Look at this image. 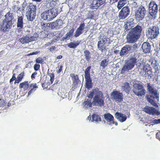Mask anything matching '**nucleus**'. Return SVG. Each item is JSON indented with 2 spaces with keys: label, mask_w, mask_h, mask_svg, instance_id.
<instances>
[{
  "label": "nucleus",
  "mask_w": 160,
  "mask_h": 160,
  "mask_svg": "<svg viewBox=\"0 0 160 160\" xmlns=\"http://www.w3.org/2000/svg\"><path fill=\"white\" fill-rule=\"evenodd\" d=\"M147 90L149 94L146 96L147 101L155 107H158L157 102L159 101V94L158 90L155 89L150 82L147 83Z\"/></svg>",
  "instance_id": "f257e3e1"
},
{
  "label": "nucleus",
  "mask_w": 160,
  "mask_h": 160,
  "mask_svg": "<svg viewBox=\"0 0 160 160\" xmlns=\"http://www.w3.org/2000/svg\"><path fill=\"white\" fill-rule=\"evenodd\" d=\"M58 13V11L57 8H52L44 11L41 14L40 16L43 20L49 21L54 18Z\"/></svg>",
  "instance_id": "f03ea898"
},
{
  "label": "nucleus",
  "mask_w": 160,
  "mask_h": 160,
  "mask_svg": "<svg viewBox=\"0 0 160 160\" xmlns=\"http://www.w3.org/2000/svg\"><path fill=\"white\" fill-rule=\"evenodd\" d=\"M138 44L136 43L133 45H126L122 48L119 53V55L122 57L127 56L128 54L136 50L138 48Z\"/></svg>",
  "instance_id": "7ed1b4c3"
},
{
  "label": "nucleus",
  "mask_w": 160,
  "mask_h": 160,
  "mask_svg": "<svg viewBox=\"0 0 160 160\" xmlns=\"http://www.w3.org/2000/svg\"><path fill=\"white\" fill-rule=\"evenodd\" d=\"M148 9L150 15L152 18L155 19L157 16L158 5L154 1L151 2L148 4Z\"/></svg>",
  "instance_id": "20e7f679"
},
{
  "label": "nucleus",
  "mask_w": 160,
  "mask_h": 160,
  "mask_svg": "<svg viewBox=\"0 0 160 160\" xmlns=\"http://www.w3.org/2000/svg\"><path fill=\"white\" fill-rule=\"evenodd\" d=\"M36 6L32 4H30L29 6V9L27 12L26 16L28 20L33 21L36 15Z\"/></svg>",
  "instance_id": "39448f33"
},
{
  "label": "nucleus",
  "mask_w": 160,
  "mask_h": 160,
  "mask_svg": "<svg viewBox=\"0 0 160 160\" xmlns=\"http://www.w3.org/2000/svg\"><path fill=\"white\" fill-rule=\"evenodd\" d=\"M148 35L151 39L157 38L159 34V29L157 25L153 26L149 28L148 30Z\"/></svg>",
  "instance_id": "423d86ee"
},
{
  "label": "nucleus",
  "mask_w": 160,
  "mask_h": 160,
  "mask_svg": "<svg viewBox=\"0 0 160 160\" xmlns=\"http://www.w3.org/2000/svg\"><path fill=\"white\" fill-rule=\"evenodd\" d=\"M147 12L145 8L141 6L135 12V17L136 21L139 22L142 20L146 14Z\"/></svg>",
  "instance_id": "0eeeda50"
},
{
  "label": "nucleus",
  "mask_w": 160,
  "mask_h": 160,
  "mask_svg": "<svg viewBox=\"0 0 160 160\" xmlns=\"http://www.w3.org/2000/svg\"><path fill=\"white\" fill-rule=\"evenodd\" d=\"M37 40L36 37L32 36L31 34L28 33L20 38L19 41L22 44H25Z\"/></svg>",
  "instance_id": "6e6552de"
},
{
  "label": "nucleus",
  "mask_w": 160,
  "mask_h": 160,
  "mask_svg": "<svg viewBox=\"0 0 160 160\" xmlns=\"http://www.w3.org/2000/svg\"><path fill=\"white\" fill-rule=\"evenodd\" d=\"M123 96L122 93L119 91L114 90L112 92L111 95V98L113 101L117 102H120L123 101Z\"/></svg>",
  "instance_id": "1a4fd4ad"
},
{
  "label": "nucleus",
  "mask_w": 160,
  "mask_h": 160,
  "mask_svg": "<svg viewBox=\"0 0 160 160\" xmlns=\"http://www.w3.org/2000/svg\"><path fill=\"white\" fill-rule=\"evenodd\" d=\"M130 9L128 6L123 7L119 13L118 17L120 19L124 20L130 14Z\"/></svg>",
  "instance_id": "9d476101"
},
{
  "label": "nucleus",
  "mask_w": 160,
  "mask_h": 160,
  "mask_svg": "<svg viewBox=\"0 0 160 160\" xmlns=\"http://www.w3.org/2000/svg\"><path fill=\"white\" fill-rule=\"evenodd\" d=\"M93 96H94L93 98H103V93L101 91H99L98 88H95L90 92V94L88 96V97L91 99Z\"/></svg>",
  "instance_id": "9b49d317"
},
{
  "label": "nucleus",
  "mask_w": 160,
  "mask_h": 160,
  "mask_svg": "<svg viewBox=\"0 0 160 160\" xmlns=\"http://www.w3.org/2000/svg\"><path fill=\"white\" fill-rule=\"evenodd\" d=\"M143 111L150 115H158L160 114L159 112L157 110L152 107L145 106L143 108Z\"/></svg>",
  "instance_id": "f8f14e48"
},
{
  "label": "nucleus",
  "mask_w": 160,
  "mask_h": 160,
  "mask_svg": "<svg viewBox=\"0 0 160 160\" xmlns=\"http://www.w3.org/2000/svg\"><path fill=\"white\" fill-rule=\"evenodd\" d=\"M139 38L130 31L127 35V42L128 43H134L136 42Z\"/></svg>",
  "instance_id": "ddd939ff"
},
{
  "label": "nucleus",
  "mask_w": 160,
  "mask_h": 160,
  "mask_svg": "<svg viewBox=\"0 0 160 160\" xmlns=\"http://www.w3.org/2000/svg\"><path fill=\"white\" fill-rule=\"evenodd\" d=\"M62 21L61 19H57L54 22L50 23L49 28L52 29H57L61 27L62 24Z\"/></svg>",
  "instance_id": "4468645a"
},
{
  "label": "nucleus",
  "mask_w": 160,
  "mask_h": 160,
  "mask_svg": "<svg viewBox=\"0 0 160 160\" xmlns=\"http://www.w3.org/2000/svg\"><path fill=\"white\" fill-rule=\"evenodd\" d=\"M3 24L0 27V30L4 32L8 31L11 28L12 24L9 22L8 23L4 20H3Z\"/></svg>",
  "instance_id": "2eb2a0df"
},
{
  "label": "nucleus",
  "mask_w": 160,
  "mask_h": 160,
  "mask_svg": "<svg viewBox=\"0 0 160 160\" xmlns=\"http://www.w3.org/2000/svg\"><path fill=\"white\" fill-rule=\"evenodd\" d=\"M142 70L145 72V77H149L150 78L151 77V75L152 74V71L150 66L147 64L143 67Z\"/></svg>",
  "instance_id": "dca6fc26"
},
{
  "label": "nucleus",
  "mask_w": 160,
  "mask_h": 160,
  "mask_svg": "<svg viewBox=\"0 0 160 160\" xmlns=\"http://www.w3.org/2000/svg\"><path fill=\"white\" fill-rule=\"evenodd\" d=\"M134 66L127 61H126L121 71V73L123 74L126 71L131 70Z\"/></svg>",
  "instance_id": "f3484780"
},
{
  "label": "nucleus",
  "mask_w": 160,
  "mask_h": 160,
  "mask_svg": "<svg viewBox=\"0 0 160 160\" xmlns=\"http://www.w3.org/2000/svg\"><path fill=\"white\" fill-rule=\"evenodd\" d=\"M142 48L144 53H148L151 50V45L148 42H144L142 45Z\"/></svg>",
  "instance_id": "a211bd4d"
},
{
  "label": "nucleus",
  "mask_w": 160,
  "mask_h": 160,
  "mask_svg": "<svg viewBox=\"0 0 160 160\" xmlns=\"http://www.w3.org/2000/svg\"><path fill=\"white\" fill-rule=\"evenodd\" d=\"M142 31V27L139 25H137L135 27L133 28L130 31L139 38L141 35Z\"/></svg>",
  "instance_id": "6ab92c4d"
},
{
  "label": "nucleus",
  "mask_w": 160,
  "mask_h": 160,
  "mask_svg": "<svg viewBox=\"0 0 160 160\" xmlns=\"http://www.w3.org/2000/svg\"><path fill=\"white\" fill-rule=\"evenodd\" d=\"M138 58V56L137 54H132L129 59L127 61L134 66Z\"/></svg>",
  "instance_id": "aec40b11"
},
{
  "label": "nucleus",
  "mask_w": 160,
  "mask_h": 160,
  "mask_svg": "<svg viewBox=\"0 0 160 160\" xmlns=\"http://www.w3.org/2000/svg\"><path fill=\"white\" fill-rule=\"evenodd\" d=\"M138 58V56L137 54H132L129 59L127 61L134 66Z\"/></svg>",
  "instance_id": "412c9836"
},
{
  "label": "nucleus",
  "mask_w": 160,
  "mask_h": 160,
  "mask_svg": "<svg viewBox=\"0 0 160 160\" xmlns=\"http://www.w3.org/2000/svg\"><path fill=\"white\" fill-rule=\"evenodd\" d=\"M115 116L121 122H124L127 119V117L126 115L118 112L116 113Z\"/></svg>",
  "instance_id": "4be33fe9"
},
{
  "label": "nucleus",
  "mask_w": 160,
  "mask_h": 160,
  "mask_svg": "<svg viewBox=\"0 0 160 160\" xmlns=\"http://www.w3.org/2000/svg\"><path fill=\"white\" fill-rule=\"evenodd\" d=\"M5 19H4V21L12 24V20L14 18V17L12 13L8 12L5 15Z\"/></svg>",
  "instance_id": "5701e85b"
},
{
  "label": "nucleus",
  "mask_w": 160,
  "mask_h": 160,
  "mask_svg": "<svg viewBox=\"0 0 160 160\" xmlns=\"http://www.w3.org/2000/svg\"><path fill=\"white\" fill-rule=\"evenodd\" d=\"M23 17L22 16L18 17L17 27L18 28V30H21V29H22L23 27Z\"/></svg>",
  "instance_id": "b1692460"
},
{
  "label": "nucleus",
  "mask_w": 160,
  "mask_h": 160,
  "mask_svg": "<svg viewBox=\"0 0 160 160\" xmlns=\"http://www.w3.org/2000/svg\"><path fill=\"white\" fill-rule=\"evenodd\" d=\"M93 100L94 103L96 106L101 107L104 105V100L102 98H93Z\"/></svg>",
  "instance_id": "393cba45"
},
{
  "label": "nucleus",
  "mask_w": 160,
  "mask_h": 160,
  "mask_svg": "<svg viewBox=\"0 0 160 160\" xmlns=\"http://www.w3.org/2000/svg\"><path fill=\"white\" fill-rule=\"evenodd\" d=\"M146 92V90L143 88H142L138 91V90H135L134 93L137 96L140 97H143L145 95Z\"/></svg>",
  "instance_id": "a878e982"
},
{
  "label": "nucleus",
  "mask_w": 160,
  "mask_h": 160,
  "mask_svg": "<svg viewBox=\"0 0 160 160\" xmlns=\"http://www.w3.org/2000/svg\"><path fill=\"white\" fill-rule=\"evenodd\" d=\"M81 42L80 40L74 41L73 42L69 43L68 46L70 48H75L80 44Z\"/></svg>",
  "instance_id": "bb28decb"
},
{
  "label": "nucleus",
  "mask_w": 160,
  "mask_h": 160,
  "mask_svg": "<svg viewBox=\"0 0 160 160\" xmlns=\"http://www.w3.org/2000/svg\"><path fill=\"white\" fill-rule=\"evenodd\" d=\"M121 87L122 90L126 92H128L131 89L129 83L127 82H125L123 84Z\"/></svg>",
  "instance_id": "cd10ccee"
},
{
  "label": "nucleus",
  "mask_w": 160,
  "mask_h": 160,
  "mask_svg": "<svg viewBox=\"0 0 160 160\" xmlns=\"http://www.w3.org/2000/svg\"><path fill=\"white\" fill-rule=\"evenodd\" d=\"M105 119L108 122H113V117L111 114L108 113L104 115Z\"/></svg>",
  "instance_id": "c85d7f7f"
},
{
  "label": "nucleus",
  "mask_w": 160,
  "mask_h": 160,
  "mask_svg": "<svg viewBox=\"0 0 160 160\" xmlns=\"http://www.w3.org/2000/svg\"><path fill=\"white\" fill-rule=\"evenodd\" d=\"M92 122H95L96 123H98L99 122L101 121V117L97 114H93L92 116Z\"/></svg>",
  "instance_id": "c756f323"
},
{
  "label": "nucleus",
  "mask_w": 160,
  "mask_h": 160,
  "mask_svg": "<svg viewBox=\"0 0 160 160\" xmlns=\"http://www.w3.org/2000/svg\"><path fill=\"white\" fill-rule=\"evenodd\" d=\"M74 31V28H72L67 33L65 36L63 37V40H69L70 38V37L72 36Z\"/></svg>",
  "instance_id": "7c9ffc66"
},
{
  "label": "nucleus",
  "mask_w": 160,
  "mask_h": 160,
  "mask_svg": "<svg viewBox=\"0 0 160 160\" xmlns=\"http://www.w3.org/2000/svg\"><path fill=\"white\" fill-rule=\"evenodd\" d=\"M84 56L85 57V58L88 62H89L91 58V55L89 51L87 50L84 51Z\"/></svg>",
  "instance_id": "2f4dec72"
},
{
  "label": "nucleus",
  "mask_w": 160,
  "mask_h": 160,
  "mask_svg": "<svg viewBox=\"0 0 160 160\" xmlns=\"http://www.w3.org/2000/svg\"><path fill=\"white\" fill-rule=\"evenodd\" d=\"M30 87L32 88L28 92V95H30L32 93H33L36 90V89L38 88V86H37V84L35 83L31 84Z\"/></svg>",
  "instance_id": "473e14b6"
},
{
  "label": "nucleus",
  "mask_w": 160,
  "mask_h": 160,
  "mask_svg": "<svg viewBox=\"0 0 160 160\" xmlns=\"http://www.w3.org/2000/svg\"><path fill=\"white\" fill-rule=\"evenodd\" d=\"M82 105L84 108H88L91 106L92 104L91 101L86 99L83 103Z\"/></svg>",
  "instance_id": "72a5a7b5"
},
{
  "label": "nucleus",
  "mask_w": 160,
  "mask_h": 160,
  "mask_svg": "<svg viewBox=\"0 0 160 160\" xmlns=\"http://www.w3.org/2000/svg\"><path fill=\"white\" fill-rule=\"evenodd\" d=\"M109 60L108 59H105L103 60L101 62L100 64V66L102 67V69L105 68L108 63Z\"/></svg>",
  "instance_id": "f704fd0d"
},
{
  "label": "nucleus",
  "mask_w": 160,
  "mask_h": 160,
  "mask_svg": "<svg viewBox=\"0 0 160 160\" xmlns=\"http://www.w3.org/2000/svg\"><path fill=\"white\" fill-rule=\"evenodd\" d=\"M127 2V0H120L118 2L117 7L119 9L122 8Z\"/></svg>",
  "instance_id": "c9c22d12"
},
{
  "label": "nucleus",
  "mask_w": 160,
  "mask_h": 160,
  "mask_svg": "<svg viewBox=\"0 0 160 160\" xmlns=\"http://www.w3.org/2000/svg\"><path fill=\"white\" fill-rule=\"evenodd\" d=\"M85 81H86V87L88 89L91 88L92 83L91 78L85 79Z\"/></svg>",
  "instance_id": "e433bc0d"
},
{
  "label": "nucleus",
  "mask_w": 160,
  "mask_h": 160,
  "mask_svg": "<svg viewBox=\"0 0 160 160\" xmlns=\"http://www.w3.org/2000/svg\"><path fill=\"white\" fill-rule=\"evenodd\" d=\"M98 4L99 3L97 0H93L91 4V7L93 9H97L100 7Z\"/></svg>",
  "instance_id": "4c0bfd02"
},
{
  "label": "nucleus",
  "mask_w": 160,
  "mask_h": 160,
  "mask_svg": "<svg viewBox=\"0 0 160 160\" xmlns=\"http://www.w3.org/2000/svg\"><path fill=\"white\" fill-rule=\"evenodd\" d=\"M151 65L155 71H157L158 70V64L156 60L152 61L151 63Z\"/></svg>",
  "instance_id": "58836bf2"
},
{
  "label": "nucleus",
  "mask_w": 160,
  "mask_h": 160,
  "mask_svg": "<svg viewBox=\"0 0 160 160\" xmlns=\"http://www.w3.org/2000/svg\"><path fill=\"white\" fill-rule=\"evenodd\" d=\"M99 40L101 41V42H102V43H104L105 44L107 42L108 43H110V42H109V38H106L105 36H103L102 38H101V37H100Z\"/></svg>",
  "instance_id": "ea45409f"
},
{
  "label": "nucleus",
  "mask_w": 160,
  "mask_h": 160,
  "mask_svg": "<svg viewBox=\"0 0 160 160\" xmlns=\"http://www.w3.org/2000/svg\"><path fill=\"white\" fill-rule=\"evenodd\" d=\"M28 87V82H25L21 83L19 85V88H23L25 89H26Z\"/></svg>",
  "instance_id": "a19ab883"
},
{
  "label": "nucleus",
  "mask_w": 160,
  "mask_h": 160,
  "mask_svg": "<svg viewBox=\"0 0 160 160\" xmlns=\"http://www.w3.org/2000/svg\"><path fill=\"white\" fill-rule=\"evenodd\" d=\"M132 27H133V25L130 24L129 23L126 22L124 26L125 32H127L131 29Z\"/></svg>",
  "instance_id": "79ce46f5"
},
{
  "label": "nucleus",
  "mask_w": 160,
  "mask_h": 160,
  "mask_svg": "<svg viewBox=\"0 0 160 160\" xmlns=\"http://www.w3.org/2000/svg\"><path fill=\"white\" fill-rule=\"evenodd\" d=\"M143 88V87L142 85L136 84L134 85V88L133 90V92H134L135 90H138V91Z\"/></svg>",
  "instance_id": "37998d69"
},
{
  "label": "nucleus",
  "mask_w": 160,
  "mask_h": 160,
  "mask_svg": "<svg viewBox=\"0 0 160 160\" xmlns=\"http://www.w3.org/2000/svg\"><path fill=\"white\" fill-rule=\"evenodd\" d=\"M97 46L99 50H100L102 52L103 51L104 52L105 50H106V46L103 45H99L98 44Z\"/></svg>",
  "instance_id": "c03bdc74"
},
{
  "label": "nucleus",
  "mask_w": 160,
  "mask_h": 160,
  "mask_svg": "<svg viewBox=\"0 0 160 160\" xmlns=\"http://www.w3.org/2000/svg\"><path fill=\"white\" fill-rule=\"evenodd\" d=\"M83 32L77 28V30L76 31L75 34L73 36V37L77 38L79 37L80 35L83 33Z\"/></svg>",
  "instance_id": "a18cd8bd"
},
{
  "label": "nucleus",
  "mask_w": 160,
  "mask_h": 160,
  "mask_svg": "<svg viewBox=\"0 0 160 160\" xmlns=\"http://www.w3.org/2000/svg\"><path fill=\"white\" fill-rule=\"evenodd\" d=\"M42 28L43 29H45L46 28H49L50 27V23L42 22L41 24Z\"/></svg>",
  "instance_id": "49530a36"
},
{
  "label": "nucleus",
  "mask_w": 160,
  "mask_h": 160,
  "mask_svg": "<svg viewBox=\"0 0 160 160\" xmlns=\"http://www.w3.org/2000/svg\"><path fill=\"white\" fill-rule=\"evenodd\" d=\"M134 20V19L133 18L129 17L128 18L127 21L126 22L129 23L130 24L133 25L134 23L133 22Z\"/></svg>",
  "instance_id": "de8ad7c7"
},
{
  "label": "nucleus",
  "mask_w": 160,
  "mask_h": 160,
  "mask_svg": "<svg viewBox=\"0 0 160 160\" xmlns=\"http://www.w3.org/2000/svg\"><path fill=\"white\" fill-rule=\"evenodd\" d=\"M85 28V24L83 22H82L80 24L79 27L78 28L80 30L82 31Z\"/></svg>",
  "instance_id": "09e8293b"
},
{
  "label": "nucleus",
  "mask_w": 160,
  "mask_h": 160,
  "mask_svg": "<svg viewBox=\"0 0 160 160\" xmlns=\"http://www.w3.org/2000/svg\"><path fill=\"white\" fill-rule=\"evenodd\" d=\"M71 76L72 78L75 81L77 82L78 80V76L77 75L75 74H71Z\"/></svg>",
  "instance_id": "8fccbe9b"
},
{
  "label": "nucleus",
  "mask_w": 160,
  "mask_h": 160,
  "mask_svg": "<svg viewBox=\"0 0 160 160\" xmlns=\"http://www.w3.org/2000/svg\"><path fill=\"white\" fill-rule=\"evenodd\" d=\"M24 72H22L17 77V79L20 80L21 81L22 79L24 76Z\"/></svg>",
  "instance_id": "3c124183"
},
{
  "label": "nucleus",
  "mask_w": 160,
  "mask_h": 160,
  "mask_svg": "<svg viewBox=\"0 0 160 160\" xmlns=\"http://www.w3.org/2000/svg\"><path fill=\"white\" fill-rule=\"evenodd\" d=\"M44 60L43 59L41 58H38L36 60V62L37 63H42L43 62Z\"/></svg>",
  "instance_id": "603ef678"
},
{
  "label": "nucleus",
  "mask_w": 160,
  "mask_h": 160,
  "mask_svg": "<svg viewBox=\"0 0 160 160\" xmlns=\"http://www.w3.org/2000/svg\"><path fill=\"white\" fill-rule=\"evenodd\" d=\"M40 67V65L39 64H36L34 65V70L36 71H37L39 69Z\"/></svg>",
  "instance_id": "864d4df0"
},
{
  "label": "nucleus",
  "mask_w": 160,
  "mask_h": 160,
  "mask_svg": "<svg viewBox=\"0 0 160 160\" xmlns=\"http://www.w3.org/2000/svg\"><path fill=\"white\" fill-rule=\"evenodd\" d=\"M84 77L85 79L91 78L90 73H85Z\"/></svg>",
  "instance_id": "5fc2aeb1"
},
{
  "label": "nucleus",
  "mask_w": 160,
  "mask_h": 160,
  "mask_svg": "<svg viewBox=\"0 0 160 160\" xmlns=\"http://www.w3.org/2000/svg\"><path fill=\"white\" fill-rule=\"evenodd\" d=\"M50 81L51 82V83H52V82L54 81V74L52 73H50Z\"/></svg>",
  "instance_id": "6e6d98bb"
},
{
  "label": "nucleus",
  "mask_w": 160,
  "mask_h": 160,
  "mask_svg": "<svg viewBox=\"0 0 160 160\" xmlns=\"http://www.w3.org/2000/svg\"><path fill=\"white\" fill-rule=\"evenodd\" d=\"M91 66H89L87 68L85 69V73H90V69H91Z\"/></svg>",
  "instance_id": "4d7b16f0"
},
{
  "label": "nucleus",
  "mask_w": 160,
  "mask_h": 160,
  "mask_svg": "<svg viewBox=\"0 0 160 160\" xmlns=\"http://www.w3.org/2000/svg\"><path fill=\"white\" fill-rule=\"evenodd\" d=\"M98 2L99 3L98 5L100 6L105 2V0H97Z\"/></svg>",
  "instance_id": "13d9d810"
},
{
  "label": "nucleus",
  "mask_w": 160,
  "mask_h": 160,
  "mask_svg": "<svg viewBox=\"0 0 160 160\" xmlns=\"http://www.w3.org/2000/svg\"><path fill=\"white\" fill-rule=\"evenodd\" d=\"M37 74V72H35L32 75L31 77L32 79H33L35 78V76Z\"/></svg>",
  "instance_id": "bf43d9fd"
},
{
  "label": "nucleus",
  "mask_w": 160,
  "mask_h": 160,
  "mask_svg": "<svg viewBox=\"0 0 160 160\" xmlns=\"http://www.w3.org/2000/svg\"><path fill=\"white\" fill-rule=\"evenodd\" d=\"M156 138L160 141V132H158L156 134Z\"/></svg>",
  "instance_id": "052dcab7"
},
{
  "label": "nucleus",
  "mask_w": 160,
  "mask_h": 160,
  "mask_svg": "<svg viewBox=\"0 0 160 160\" xmlns=\"http://www.w3.org/2000/svg\"><path fill=\"white\" fill-rule=\"evenodd\" d=\"M154 123L156 124L160 123V119H155L154 120Z\"/></svg>",
  "instance_id": "680f3d73"
},
{
  "label": "nucleus",
  "mask_w": 160,
  "mask_h": 160,
  "mask_svg": "<svg viewBox=\"0 0 160 160\" xmlns=\"http://www.w3.org/2000/svg\"><path fill=\"white\" fill-rule=\"evenodd\" d=\"M3 17V15L2 14V12H0V21L2 20V18Z\"/></svg>",
  "instance_id": "e2e57ef3"
},
{
  "label": "nucleus",
  "mask_w": 160,
  "mask_h": 160,
  "mask_svg": "<svg viewBox=\"0 0 160 160\" xmlns=\"http://www.w3.org/2000/svg\"><path fill=\"white\" fill-rule=\"evenodd\" d=\"M62 66H61L60 67V68L59 69L57 72L58 73H59L61 72L62 71Z\"/></svg>",
  "instance_id": "0e129e2a"
},
{
  "label": "nucleus",
  "mask_w": 160,
  "mask_h": 160,
  "mask_svg": "<svg viewBox=\"0 0 160 160\" xmlns=\"http://www.w3.org/2000/svg\"><path fill=\"white\" fill-rule=\"evenodd\" d=\"M99 44V45H105V44L102 43V42H101V41H100L99 40L98 42V44Z\"/></svg>",
  "instance_id": "69168bd1"
},
{
  "label": "nucleus",
  "mask_w": 160,
  "mask_h": 160,
  "mask_svg": "<svg viewBox=\"0 0 160 160\" xmlns=\"http://www.w3.org/2000/svg\"><path fill=\"white\" fill-rule=\"evenodd\" d=\"M38 53V52H32L30 54L31 55H36Z\"/></svg>",
  "instance_id": "338daca9"
},
{
  "label": "nucleus",
  "mask_w": 160,
  "mask_h": 160,
  "mask_svg": "<svg viewBox=\"0 0 160 160\" xmlns=\"http://www.w3.org/2000/svg\"><path fill=\"white\" fill-rule=\"evenodd\" d=\"M12 79L15 80L16 79V77L15 76V73H13L12 76L11 78Z\"/></svg>",
  "instance_id": "774afa93"
}]
</instances>
